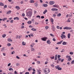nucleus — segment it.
<instances>
[{
	"instance_id": "obj_28",
	"label": "nucleus",
	"mask_w": 74,
	"mask_h": 74,
	"mask_svg": "<svg viewBox=\"0 0 74 74\" xmlns=\"http://www.w3.org/2000/svg\"><path fill=\"white\" fill-rule=\"evenodd\" d=\"M57 16H61V14L60 13H59L57 14Z\"/></svg>"
},
{
	"instance_id": "obj_34",
	"label": "nucleus",
	"mask_w": 74,
	"mask_h": 74,
	"mask_svg": "<svg viewBox=\"0 0 74 74\" xmlns=\"http://www.w3.org/2000/svg\"><path fill=\"white\" fill-rule=\"evenodd\" d=\"M53 6L54 7H56V8H58V6L56 5H53Z\"/></svg>"
},
{
	"instance_id": "obj_55",
	"label": "nucleus",
	"mask_w": 74,
	"mask_h": 74,
	"mask_svg": "<svg viewBox=\"0 0 74 74\" xmlns=\"http://www.w3.org/2000/svg\"><path fill=\"white\" fill-rule=\"evenodd\" d=\"M22 15L23 16H25V14L23 13L22 14Z\"/></svg>"
},
{
	"instance_id": "obj_57",
	"label": "nucleus",
	"mask_w": 74,
	"mask_h": 74,
	"mask_svg": "<svg viewBox=\"0 0 74 74\" xmlns=\"http://www.w3.org/2000/svg\"><path fill=\"white\" fill-rule=\"evenodd\" d=\"M35 25H38V23L37 22L35 23Z\"/></svg>"
},
{
	"instance_id": "obj_22",
	"label": "nucleus",
	"mask_w": 74,
	"mask_h": 74,
	"mask_svg": "<svg viewBox=\"0 0 74 74\" xmlns=\"http://www.w3.org/2000/svg\"><path fill=\"white\" fill-rule=\"evenodd\" d=\"M23 45H26V42L23 41L22 43Z\"/></svg>"
},
{
	"instance_id": "obj_33",
	"label": "nucleus",
	"mask_w": 74,
	"mask_h": 74,
	"mask_svg": "<svg viewBox=\"0 0 74 74\" xmlns=\"http://www.w3.org/2000/svg\"><path fill=\"white\" fill-rule=\"evenodd\" d=\"M35 7H38V4L37 3H35Z\"/></svg>"
},
{
	"instance_id": "obj_21",
	"label": "nucleus",
	"mask_w": 74,
	"mask_h": 74,
	"mask_svg": "<svg viewBox=\"0 0 74 74\" xmlns=\"http://www.w3.org/2000/svg\"><path fill=\"white\" fill-rule=\"evenodd\" d=\"M32 30H33V31H36L37 29H34V28H33L31 29Z\"/></svg>"
},
{
	"instance_id": "obj_15",
	"label": "nucleus",
	"mask_w": 74,
	"mask_h": 74,
	"mask_svg": "<svg viewBox=\"0 0 74 74\" xmlns=\"http://www.w3.org/2000/svg\"><path fill=\"white\" fill-rule=\"evenodd\" d=\"M43 6L44 7H46L48 6V5L47 4H43Z\"/></svg>"
},
{
	"instance_id": "obj_38",
	"label": "nucleus",
	"mask_w": 74,
	"mask_h": 74,
	"mask_svg": "<svg viewBox=\"0 0 74 74\" xmlns=\"http://www.w3.org/2000/svg\"><path fill=\"white\" fill-rule=\"evenodd\" d=\"M51 22H53V18H51Z\"/></svg>"
},
{
	"instance_id": "obj_19",
	"label": "nucleus",
	"mask_w": 74,
	"mask_h": 74,
	"mask_svg": "<svg viewBox=\"0 0 74 74\" xmlns=\"http://www.w3.org/2000/svg\"><path fill=\"white\" fill-rule=\"evenodd\" d=\"M70 36H71L70 34H68V38H70Z\"/></svg>"
},
{
	"instance_id": "obj_23",
	"label": "nucleus",
	"mask_w": 74,
	"mask_h": 74,
	"mask_svg": "<svg viewBox=\"0 0 74 74\" xmlns=\"http://www.w3.org/2000/svg\"><path fill=\"white\" fill-rule=\"evenodd\" d=\"M2 37L3 38H5V37H6V34H4L3 35H2Z\"/></svg>"
},
{
	"instance_id": "obj_26",
	"label": "nucleus",
	"mask_w": 74,
	"mask_h": 74,
	"mask_svg": "<svg viewBox=\"0 0 74 74\" xmlns=\"http://www.w3.org/2000/svg\"><path fill=\"white\" fill-rule=\"evenodd\" d=\"M7 46H8V47H10V46H11V43H8L7 44Z\"/></svg>"
},
{
	"instance_id": "obj_12",
	"label": "nucleus",
	"mask_w": 74,
	"mask_h": 74,
	"mask_svg": "<svg viewBox=\"0 0 74 74\" xmlns=\"http://www.w3.org/2000/svg\"><path fill=\"white\" fill-rule=\"evenodd\" d=\"M41 70H38L37 71L38 73V74H41Z\"/></svg>"
},
{
	"instance_id": "obj_62",
	"label": "nucleus",
	"mask_w": 74,
	"mask_h": 74,
	"mask_svg": "<svg viewBox=\"0 0 74 74\" xmlns=\"http://www.w3.org/2000/svg\"><path fill=\"white\" fill-rule=\"evenodd\" d=\"M36 73V72H32V74H34Z\"/></svg>"
},
{
	"instance_id": "obj_54",
	"label": "nucleus",
	"mask_w": 74,
	"mask_h": 74,
	"mask_svg": "<svg viewBox=\"0 0 74 74\" xmlns=\"http://www.w3.org/2000/svg\"><path fill=\"white\" fill-rule=\"evenodd\" d=\"M11 65V63H10L9 64H8V66H10Z\"/></svg>"
},
{
	"instance_id": "obj_2",
	"label": "nucleus",
	"mask_w": 74,
	"mask_h": 74,
	"mask_svg": "<svg viewBox=\"0 0 74 74\" xmlns=\"http://www.w3.org/2000/svg\"><path fill=\"white\" fill-rule=\"evenodd\" d=\"M32 15V12L30 11H29L27 13V16H29V17H31Z\"/></svg>"
},
{
	"instance_id": "obj_24",
	"label": "nucleus",
	"mask_w": 74,
	"mask_h": 74,
	"mask_svg": "<svg viewBox=\"0 0 74 74\" xmlns=\"http://www.w3.org/2000/svg\"><path fill=\"white\" fill-rule=\"evenodd\" d=\"M62 36L63 38H66V36L65 35L62 34Z\"/></svg>"
},
{
	"instance_id": "obj_50",
	"label": "nucleus",
	"mask_w": 74,
	"mask_h": 74,
	"mask_svg": "<svg viewBox=\"0 0 74 74\" xmlns=\"http://www.w3.org/2000/svg\"><path fill=\"white\" fill-rule=\"evenodd\" d=\"M16 58H17V59H20V58L18 56H16Z\"/></svg>"
},
{
	"instance_id": "obj_59",
	"label": "nucleus",
	"mask_w": 74,
	"mask_h": 74,
	"mask_svg": "<svg viewBox=\"0 0 74 74\" xmlns=\"http://www.w3.org/2000/svg\"><path fill=\"white\" fill-rule=\"evenodd\" d=\"M25 74H29V72H27L25 73Z\"/></svg>"
},
{
	"instance_id": "obj_25",
	"label": "nucleus",
	"mask_w": 74,
	"mask_h": 74,
	"mask_svg": "<svg viewBox=\"0 0 74 74\" xmlns=\"http://www.w3.org/2000/svg\"><path fill=\"white\" fill-rule=\"evenodd\" d=\"M58 56V55L57 54H56L55 55V59L56 60H57V56Z\"/></svg>"
},
{
	"instance_id": "obj_51",
	"label": "nucleus",
	"mask_w": 74,
	"mask_h": 74,
	"mask_svg": "<svg viewBox=\"0 0 74 74\" xmlns=\"http://www.w3.org/2000/svg\"><path fill=\"white\" fill-rule=\"evenodd\" d=\"M16 20H19V17H16Z\"/></svg>"
},
{
	"instance_id": "obj_48",
	"label": "nucleus",
	"mask_w": 74,
	"mask_h": 74,
	"mask_svg": "<svg viewBox=\"0 0 74 74\" xmlns=\"http://www.w3.org/2000/svg\"><path fill=\"white\" fill-rule=\"evenodd\" d=\"M44 16H42L41 17V18L42 19H44Z\"/></svg>"
},
{
	"instance_id": "obj_13",
	"label": "nucleus",
	"mask_w": 74,
	"mask_h": 74,
	"mask_svg": "<svg viewBox=\"0 0 74 74\" xmlns=\"http://www.w3.org/2000/svg\"><path fill=\"white\" fill-rule=\"evenodd\" d=\"M11 12V11L10 10L6 12V14H10Z\"/></svg>"
},
{
	"instance_id": "obj_35",
	"label": "nucleus",
	"mask_w": 74,
	"mask_h": 74,
	"mask_svg": "<svg viewBox=\"0 0 74 74\" xmlns=\"http://www.w3.org/2000/svg\"><path fill=\"white\" fill-rule=\"evenodd\" d=\"M27 23L28 24H30V23H32V21H29L27 22Z\"/></svg>"
},
{
	"instance_id": "obj_47",
	"label": "nucleus",
	"mask_w": 74,
	"mask_h": 74,
	"mask_svg": "<svg viewBox=\"0 0 74 74\" xmlns=\"http://www.w3.org/2000/svg\"><path fill=\"white\" fill-rule=\"evenodd\" d=\"M72 64H74V60H73L71 62Z\"/></svg>"
},
{
	"instance_id": "obj_9",
	"label": "nucleus",
	"mask_w": 74,
	"mask_h": 74,
	"mask_svg": "<svg viewBox=\"0 0 74 74\" xmlns=\"http://www.w3.org/2000/svg\"><path fill=\"white\" fill-rule=\"evenodd\" d=\"M54 3H55V2H54L53 1H50L49 2L50 5H52Z\"/></svg>"
},
{
	"instance_id": "obj_43",
	"label": "nucleus",
	"mask_w": 74,
	"mask_h": 74,
	"mask_svg": "<svg viewBox=\"0 0 74 74\" xmlns=\"http://www.w3.org/2000/svg\"><path fill=\"white\" fill-rule=\"evenodd\" d=\"M50 35L52 37H54V36L52 34H50Z\"/></svg>"
},
{
	"instance_id": "obj_11",
	"label": "nucleus",
	"mask_w": 74,
	"mask_h": 74,
	"mask_svg": "<svg viewBox=\"0 0 74 74\" xmlns=\"http://www.w3.org/2000/svg\"><path fill=\"white\" fill-rule=\"evenodd\" d=\"M63 41V40H61V41L60 42H58L57 43V44H58V45H59V44H61L62 42Z\"/></svg>"
},
{
	"instance_id": "obj_49",
	"label": "nucleus",
	"mask_w": 74,
	"mask_h": 74,
	"mask_svg": "<svg viewBox=\"0 0 74 74\" xmlns=\"http://www.w3.org/2000/svg\"><path fill=\"white\" fill-rule=\"evenodd\" d=\"M53 41H56V39H55V38H54L53 39Z\"/></svg>"
},
{
	"instance_id": "obj_45",
	"label": "nucleus",
	"mask_w": 74,
	"mask_h": 74,
	"mask_svg": "<svg viewBox=\"0 0 74 74\" xmlns=\"http://www.w3.org/2000/svg\"><path fill=\"white\" fill-rule=\"evenodd\" d=\"M14 53H15V51H12V52L11 53V54L13 55V54H14Z\"/></svg>"
},
{
	"instance_id": "obj_20",
	"label": "nucleus",
	"mask_w": 74,
	"mask_h": 74,
	"mask_svg": "<svg viewBox=\"0 0 74 74\" xmlns=\"http://www.w3.org/2000/svg\"><path fill=\"white\" fill-rule=\"evenodd\" d=\"M33 68H32V67H30L28 69V71H31L32 70V69Z\"/></svg>"
},
{
	"instance_id": "obj_30",
	"label": "nucleus",
	"mask_w": 74,
	"mask_h": 74,
	"mask_svg": "<svg viewBox=\"0 0 74 74\" xmlns=\"http://www.w3.org/2000/svg\"><path fill=\"white\" fill-rule=\"evenodd\" d=\"M29 2L30 3H34V1L33 0H31L29 1Z\"/></svg>"
},
{
	"instance_id": "obj_29",
	"label": "nucleus",
	"mask_w": 74,
	"mask_h": 74,
	"mask_svg": "<svg viewBox=\"0 0 74 74\" xmlns=\"http://www.w3.org/2000/svg\"><path fill=\"white\" fill-rule=\"evenodd\" d=\"M69 17H71V16H73V14H72V13H71L69 14Z\"/></svg>"
},
{
	"instance_id": "obj_6",
	"label": "nucleus",
	"mask_w": 74,
	"mask_h": 74,
	"mask_svg": "<svg viewBox=\"0 0 74 74\" xmlns=\"http://www.w3.org/2000/svg\"><path fill=\"white\" fill-rule=\"evenodd\" d=\"M51 27L53 31L55 32V26L54 25H52Z\"/></svg>"
},
{
	"instance_id": "obj_1",
	"label": "nucleus",
	"mask_w": 74,
	"mask_h": 74,
	"mask_svg": "<svg viewBox=\"0 0 74 74\" xmlns=\"http://www.w3.org/2000/svg\"><path fill=\"white\" fill-rule=\"evenodd\" d=\"M45 74H48L50 72V70L48 68H46L44 69Z\"/></svg>"
},
{
	"instance_id": "obj_37",
	"label": "nucleus",
	"mask_w": 74,
	"mask_h": 74,
	"mask_svg": "<svg viewBox=\"0 0 74 74\" xmlns=\"http://www.w3.org/2000/svg\"><path fill=\"white\" fill-rule=\"evenodd\" d=\"M48 26H46L45 27V29L46 30H47L48 29Z\"/></svg>"
},
{
	"instance_id": "obj_46",
	"label": "nucleus",
	"mask_w": 74,
	"mask_h": 74,
	"mask_svg": "<svg viewBox=\"0 0 74 74\" xmlns=\"http://www.w3.org/2000/svg\"><path fill=\"white\" fill-rule=\"evenodd\" d=\"M70 32H71V33H73V29H71V30L70 31Z\"/></svg>"
},
{
	"instance_id": "obj_4",
	"label": "nucleus",
	"mask_w": 74,
	"mask_h": 74,
	"mask_svg": "<svg viewBox=\"0 0 74 74\" xmlns=\"http://www.w3.org/2000/svg\"><path fill=\"white\" fill-rule=\"evenodd\" d=\"M72 28L70 27H66L64 28V29H66V30H71Z\"/></svg>"
},
{
	"instance_id": "obj_3",
	"label": "nucleus",
	"mask_w": 74,
	"mask_h": 74,
	"mask_svg": "<svg viewBox=\"0 0 74 74\" xmlns=\"http://www.w3.org/2000/svg\"><path fill=\"white\" fill-rule=\"evenodd\" d=\"M59 67H60V66L58 65L56 66L55 68H56V69H58V70H62V68Z\"/></svg>"
},
{
	"instance_id": "obj_10",
	"label": "nucleus",
	"mask_w": 74,
	"mask_h": 74,
	"mask_svg": "<svg viewBox=\"0 0 74 74\" xmlns=\"http://www.w3.org/2000/svg\"><path fill=\"white\" fill-rule=\"evenodd\" d=\"M8 40L9 42H12V40H11V39L10 38H8Z\"/></svg>"
},
{
	"instance_id": "obj_53",
	"label": "nucleus",
	"mask_w": 74,
	"mask_h": 74,
	"mask_svg": "<svg viewBox=\"0 0 74 74\" xmlns=\"http://www.w3.org/2000/svg\"><path fill=\"white\" fill-rule=\"evenodd\" d=\"M13 21H14V20H12L10 21V23H13Z\"/></svg>"
},
{
	"instance_id": "obj_58",
	"label": "nucleus",
	"mask_w": 74,
	"mask_h": 74,
	"mask_svg": "<svg viewBox=\"0 0 74 74\" xmlns=\"http://www.w3.org/2000/svg\"><path fill=\"white\" fill-rule=\"evenodd\" d=\"M27 52H28V53L29 54L30 53V50H28L27 51Z\"/></svg>"
},
{
	"instance_id": "obj_16",
	"label": "nucleus",
	"mask_w": 74,
	"mask_h": 74,
	"mask_svg": "<svg viewBox=\"0 0 74 74\" xmlns=\"http://www.w3.org/2000/svg\"><path fill=\"white\" fill-rule=\"evenodd\" d=\"M47 44H51V42H50V40H48L47 41Z\"/></svg>"
},
{
	"instance_id": "obj_36",
	"label": "nucleus",
	"mask_w": 74,
	"mask_h": 74,
	"mask_svg": "<svg viewBox=\"0 0 74 74\" xmlns=\"http://www.w3.org/2000/svg\"><path fill=\"white\" fill-rule=\"evenodd\" d=\"M64 51H65L64 49H63L62 50L60 51V52L62 53L64 52Z\"/></svg>"
},
{
	"instance_id": "obj_31",
	"label": "nucleus",
	"mask_w": 74,
	"mask_h": 74,
	"mask_svg": "<svg viewBox=\"0 0 74 74\" xmlns=\"http://www.w3.org/2000/svg\"><path fill=\"white\" fill-rule=\"evenodd\" d=\"M31 49L32 51H34V49L33 47H31Z\"/></svg>"
},
{
	"instance_id": "obj_42",
	"label": "nucleus",
	"mask_w": 74,
	"mask_h": 74,
	"mask_svg": "<svg viewBox=\"0 0 74 74\" xmlns=\"http://www.w3.org/2000/svg\"><path fill=\"white\" fill-rule=\"evenodd\" d=\"M36 18H39V19H40V16L38 15L36 16Z\"/></svg>"
},
{
	"instance_id": "obj_7",
	"label": "nucleus",
	"mask_w": 74,
	"mask_h": 74,
	"mask_svg": "<svg viewBox=\"0 0 74 74\" xmlns=\"http://www.w3.org/2000/svg\"><path fill=\"white\" fill-rule=\"evenodd\" d=\"M47 39H48L47 38L44 37L42 38V41H45L47 40Z\"/></svg>"
},
{
	"instance_id": "obj_18",
	"label": "nucleus",
	"mask_w": 74,
	"mask_h": 74,
	"mask_svg": "<svg viewBox=\"0 0 74 74\" xmlns=\"http://www.w3.org/2000/svg\"><path fill=\"white\" fill-rule=\"evenodd\" d=\"M0 5L1 6H4V3H3L0 2Z\"/></svg>"
},
{
	"instance_id": "obj_63",
	"label": "nucleus",
	"mask_w": 74,
	"mask_h": 74,
	"mask_svg": "<svg viewBox=\"0 0 74 74\" xmlns=\"http://www.w3.org/2000/svg\"><path fill=\"white\" fill-rule=\"evenodd\" d=\"M66 18H68L69 17V14H67L66 16Z\"/></svg>"
},
{
	"instance_id": "obj_41",
	"label": "nucleus",
	"mask_w": 74,
	"mask_h": 74,
	"mask_svg": "<svg viewBox=\"0 0 74 74\" xmlns=\"http://www.w3.org/2000/svg\"><path fill=\"white\" fill-rule=\"evenodd\" d=\"M60 55H58V59H59V58H60Z\"/></svg>"
},
{
	"instance_id": "obj_61",
	"label": "nucleus",
	"mask_w": 74,
	"mask_h": 74,
	"mask_svg": "<svg viewBox=\"0 0 74 74\" xmlns=\"http://www.w3.org/2000/svg\"><path fill=\"white\" fill-rule=\"evenodd\" d=\"M33 71H36V70H35V69H32Z\"/></svg>"
},
{
	"instance_id": "obj_56",
	"label": "nucleus",
	"mask_w": 74,
	"mask_h": 74,
	"mask_svg": "<svg viewBox=\"0 0 74 74\" xmlns=\"http://www.w3.org/2000/svg\"><path fill=\"white\" fill-rule=\"evenodd\" d=\"M30 35H31L32 37H33V34H30Z\"/></svg>"
},
{
	"instance_id": "obj_27",
	"label": "nucleus",
	"mask_w": 74,
	"mask_h": 74,
	"mask_svg": "<svg viewBox=\"0 0 74 74\" xmlns=\"http://www.w3.org/2000/svg\"><path fill=\"white\" fill-rule=\"evenodd\" d=\"M9 71H13L14 70L12 68H10L9 69Z\"/></svg>"
},
{
	"instance_id": "obj_60",
	"label": "nucleus",
	"mask_w": 74,
	"mask_h": 74,
	"mask_svg": "<svg viewBox=\"0 0 74 74\" xmlns=\"http://www.w3.org/2000/svg\"><path fill=\"white\" fill-rule=\"evenodd\" d=\"M63 61H64V59H62L61 60V62H63Z\"/></svg>"
},
{
	"instance_id": "obj_44",
	"label": "nucleus",
	"mask_w": 74,
	"mask_h": 74,
	"mask_svg": "<svg viewBox=\"0 0 74 74\" xmlns=\"http://www.w3.org/2000/svg\"><path fill=\"white\" fill-rule=\"evenodd\" d=\"M70 55H73V52H71L69 53Z\"/></svg>"
},
{
	"instance_id": "obj_40",
	"label": "nucleus",
	"mask_w": 74,
	"mask_h": 74,
	"mask_svg": "<svg viewBox=\"0 0 74 74\" xmlns=\"http://www.w3.org/2000/svg\"><path fill=\"white\" fill-rule=\"evenodd\" d=\"M37 64H40V61H37Z\"/></svg>"
},
{
	"instance_id": "obj_14",
	"label": "nucleus",
	"mask_w": 74,
	"mask_h": 74,
	"mask_svg": "<svg viewBox=\"0 0 74 74\" xmlns=\"http://www.w3.org/2000/svg\"><path fill=\"white\" fill-rule=\"evenodd\" d=\"M62 44V45H66V44H67V42L64 41L63 42Z\"/></svg>"
},
{
	"instance_id": "obj_52",
	"label": "nucleus",
	"mask_w": 74,
	"mask_h": 74,
	"mask_svg": "<svg viewBox=\"0 0 74 74\" xmlns=\"http://www.w3.org/2000/svg\"><path fill=\"white\" fill-rule=\"evenodd\" d=\"M7 5H5L4 6V8H7Z\"/></svg>"
},
{
	"instance_id": "obj_64",
	"label": "nucleus",
	"mask_w": 74,
	"mask_h": 74,
	"mask_svg": "<svg viewBox=\"0 0 74 74\" xmlns=\"http://www.w3.org/2000/svg\"><path fill=\"white\" fill-rule=\"evenodd\" d=\"M14 74H17V72H16V71H14Z\"/></svg>"
},
{
	"instance_id": "obj_32",
	"label": "nucleus",
	"mask_w": 74,
	"mask_h": 74,
	"mask_svg": "<svg viewBox=\"0 0 74 74\" xmlns=\"http://www.w3.org/2000/svg\"><path fill=\"white\" fill-rule=\"evenodd\" d=\"M16 8H17V9H18V10H19V9H20L19 8V6H16Z\"/></svg>"
},
{
	"instance_id": "obj_8",
	"label": "nucleus",
	"mask_w": 74,
	"mask_h": 74,
	"mask_svg": "<svg viewBox=\"0 0 74 74\" xmlns=\"http://www.w3.org/2000/svg\"><path fill=\"white\" fill-rule=\"evenodd\" d=\"M58 9H56V8H53L51 9V11H58Z\"/></svg>"
},
{
	"instance_id": "obj_5",
	"label": "nucleus",
	"mask_w": 74,
	"mask_h": 74,
	"mask_svg": "<svg viewBox=\"0 0 74 74\" xmlns=\"http://www.w3.org/2000/svg\"><path fill=\"white\" fill-rule=\"evenodd\" d=\"M68 58V59L67 60L68 61H70L71 60V57H70V56H69L68 55L66 56V58Z\"/></svg>"
},
{
	"instance_id": "obj_39",
	"label": "nucleus",
	"mask_w": 74,
	"mask_h": 74,
	"mask_svg": "<svg viewBox=\"0 0 74 74\" xmlns=\"http://www.w3.org/2000/svg\"><path fill=\"white\" fill-rule=\"evenodd\" d=\"M51 59H53L54 58H55V56H53V57H50Z\"/></svg>"
},
{
	"instance_id": "obj_17",
	"label": "nucleus",
	"mask_w": 74,
	"mask_h": 74,
	"mask_svg": "<svg viewBox=\"0 0 74 74\" xmlns=\"http://www.w3.org/2000/svg\"><path fill=\"white\" fill-rule=\"evenodd\" d=\"M47 9H45L44 11V12L43 13V14H45V13L47 12Z\"/></svg>"
}]
</instances>
